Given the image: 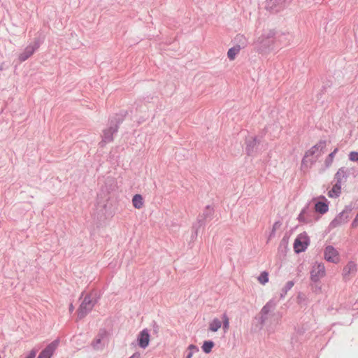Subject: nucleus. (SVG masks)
<instances>
[{
    "mask_svg": "<svg viewBox=\"0 0 358 358\" xmlns=\"http://www.w3.org/2000/svg\"><path fill=\"white\" fill-rule=\"evenodd\" d=\"M221 321L217 318H215L209 324V329L213 332H215L221 327Z\"/></svg>",
    "mask_w": 358,
    "mask_h": 358,
    "instance_id": "obj_16",
    "label": "nucleus"
},
{
    "mask_svg": "<svg viewBox=\"0 0 358 358\" xmlns=\"http://www.w3.org/2000/svg\"><path fill=\"white\" fill-rule=\"evenodd\" d=\"M324 259L330 262L337 264L340 262V255L338 252L331 245L325 248L324 252Z\"/></svg>",
    "mask_w": 358,
    "mask_h": 358,
    "instance_id": "obj_5",
    "label": "nucleus"
},
{
    "mask_svg": "<svg viewBox=\"0 0 358 358\" xmlns=\"http://www.w3.org/2000/svg\"><path fill=\"white\" fill-rule=\"evenodd\" d=\"M345 174V172L343 169H341L338 171V172L336 174V178H338V181L328 192L329 197L336 198V197L339 196V195L341 192V186L340 178H341V177L344 176Z\"/></svg>",
    "mask_w": 358,
    "mask_h": 358,
    "instance_id": "obj_4",
    "label": "nucleus"
},
{
    "mask_svg": "<svg viewBox=\"0 0 358 358\" xmlns=\"http://www.w3.org/2000/svg\"><path fill=\"white\" fill-rule=\"evenodd\" d=\"M349 218V213L347 211L343 210L332 220L331 226L333 228L337 227L344 223H346Z\"/></svg>",
    "mask_w": 358,
    "mask_h": 358,
    "instance_id": "obj_7",
    "label": "nucleus"
},
{
    "mask_svg": "<svg viewBox=\"0 0 358 358\" xmlns=\"http://www.w3.org/2000/svg\"><path fill=\"white\" fill-rule=\"evenodd\" d=\"M281 226V222L278 221V222H275L273 225V228H272V231L274 232L275 230H277Z\"/></svg>",
    "mask_w": 358,
    "mask_h": 358,
    "instance_id": "obj_23",
    "label": "nucleus"
},
{
    "mask_svg": "<svg viewBox=\"0 0 358 358\" xmlns=\"http://www.w3.org/2000/svg\"><path fill=\"white\" fill-rule=\"evenodd\" d=\"M338 151V148H335L334 150L330 153L326 160V162L328 164H331L334 160V156L337 153V152Z\"/></svg>",
    "mask_w": 358,
    "mask_h": 358,
    "instance_id": "obj_21",
    "label": "nucleus"
},
{
    "mask_svg": "<svg viewBox=\"0 0 358 358\" xmlns=\"http://www.w3.org/2000/svg\"><path fill=\"white\" fill-rule=\"evenodd\" d=\"M105 336L101 335L96 338L92 342V345L94 349H101L105 345L104 341Z\"/></svg>",
    "mask_w": 358,
    "mask_h": 358,
    "instance_id": "obj_14",
    "label": "nucleus"
},
{
    "mask_svg": "<svg viewBox=\"0 0 358 358\" xmlns=\"http://www.w3.org/2000/svg\"><path fill=\"white\" fill-rule=\"evenodd\" d=\"M94 301L90 296H85L80 306L78 315L79 318H83L94 307Z\"/></svg>",
    "mask_w": 358,
    "mask_h": 358,
    "instance_id": "obj_3",
    "label": "nucleus"
},
{
    "mask_svg": "<svg viewBox=\"0 0 358 358\" xmlns=\"http://www.w3.org/2000/svg\"><path fill=\"white\" fill-rule=\"evenodd\" d=\"M138 342L139 346L142 348H145L148 346L150 343V334L148 329H143L139 333Z\"/></svg>",
    "mask_w": 358,
    "mask_h": 358,
    "instance_id": "obj_10",
    "label": "nucleus"
},
{
    "mask_svg": "<svg viewBox=\"0 0 358 358\" xmlns=\"http://www.w3.org/2000/svg\"><path fill=\"white\" fill-rule=\"evenodd\" d=\"M132 205L136 209H141L144 206V201L142 195L135 194L132 198Z\"/></svg>",
    "mask_w": 358,
    "mask_h": 358,
    "instance_id": "obj_13",
    "label": "nucleus"
},
{
    "mask_svg": "<svg viewBox=\"0 0 358 358\" xmlns=\"http://www.w3.org/2000/svg\"><path fill=\"white\" fill-rule=\"evenodd\" d=\"M57 343L56 342L51 343L48 345L39 355V358H50L57 348Z\"/></svg>",
    "mask_w": 358,
    "mask_h": 358,
    "instance_id": "obj_11",
    "label": "nucleus"
},
{
    "mask_svg": "<svg viewBox=\"0 0 358 358\" xmlns=\"http://www.w3.org/2000/svg\"><path fill=\"white\" fill-rule=\"evenodd\" d=\"M214 343L211 341H206L203 342V345L201 347L203 351L205 353H210L214 347Z\"/></svg>",
    "mask_w": 358,
    "mask_h": 358,
    "instance_id": "obj_17",
    "label": "nucleus"
},
{
    "mask_svg": "<svg viewBox=\"0 0 358 358\" xmlns=\"http://www.w3.org/2000/svg\"><path fill=\"white\" fill-rule=\"evenodd\" d=\"M104 138L106 139V141L107 142H110L113 140V138H112V134L110 135H109L108 136H106V132L104 133Z\"/></svg>",
    "mask_w": 358,
    "mask_h": 358,
    "instance_id": "obj_24",
    "label": "nucleus"
},
{
    "mask_svg": "<svg viewBox=\"0 0 358 358\" xmlns=\"http://www.w3.org/2000/svg\"><path fill=\"white\" fill-rule=\"evenodd\" d=\"M257 279L260 284L265 285L268 282V273L266 271H263Z\"/></svg>",
    "mask_w": 358,
    "mask_h": 358,
    "instance_id": "obj_19",
    "label": "nucleus"
},
{
    "mask_svg": "<svg viewBox=\"0 0 358 358\" xmlns=\"http://www.w3.org/2000/svg\"><path fill=\"white\" fill-rule=\"evenodd\" d=\"M271 1H272V0H269V1H268V3H270V2H271Z\"/></svg>",
    "mask_w": 358,
    "mask_h": 358,
    "instance_id": "obj_27",
    "label": "nucleus"
},
{
    "mask_svg": "<svg viewBox=\"0 0 358 358\" xmlns=\"http://www.w3.org/2000/svg\"><path fill=\"white\" fill-rule=\"evenodd\" d=\"M222 321H223V329L224 332L227 331L229 328V319L226 313L222 315Z\"/></svg>",
    "mask_w": 358,
    "mask_h": 358,
    "instance_id": "obj_20",
    "label": "nucleus"
},
{
    "mask_svg": "<svg viewBox=\"0 0 358 358\" xmlns=\"http://www.w3.org/2000/svg\"><path fill=\"white\" fill-rule=\"evenodd\" d=\"M309 245V237L306 232L301 233L297 236L294 243V250L295 252L299 253L305 251Z\"/></svg>",
    "mask_w": 358,
    "mask_h": 358,
    "instance_id": "obj_2",
    "label": "nucleus"
},
{
    "mask_svg": "<svg viewBox=\"0 0 358 358\" xmlns=\"http://www.w3.org/2000/svg\"><path fill=\"white\" fill-rule=\"evenodd\" d=\"M349 159L352 162H358V152H351L349 155Z\"/></svg>",
    "mask_w": 358,
    "mask_h": 358,
    "instance_id": "obj_22",
    "label": "nucleus"
},
{
    "mask_svg": "<svg viewBox=\"0 0 358 358\" xmlns=\"http://www.w3.org/2000/svg\"><path fill=\"white\" fill-rule=\"evenodd\" d=\"M318 199H321V201H318L315 204V210L317 213L320 214H324L329 210V202L324 196H320Z\"/></svg>",
    "mask_w": 358,
    "mask_h": 358,
    "instance_id": "obj_8",
    "label": "nucleus"
},
{
    "mask_svg": "<svg viewBox=\"0 0 358 358\" xmlns=\"http://www.w3.org/2000/svg\"><path fill=\"white\" fill-rule=\"evenodd\" d=\"M357 272V264L353 262H350L343 268L345 276L355 274Z\"/></svg>",
    "mask_w": 358,
    "mask_h": 358,
    "instance_id": "obj_12",
    "label": "nucleus"
},
{
    "mask_svg": "<svg viewBox=\"0 0 358 358\" xmlns=\"http://www.w3.org/2000/svg\"><path fill=\"white\" fill-rule=\"evenodd\" d=\"M241 50L240 45H236L231 48L227 52V56L230 60H234L236 56L239 53Z\"/></svg>",
    "mask_w": 358,
    "mask_h": 358,
    "instance_id": "obj_15",
    "label": "nucleus"
},
{
    "mask_svg": "<svg viewBox=\"0 0 358 358\" xmlns=\"http://www.w3.org/2000/svg\"><path fill=\"white\" fill-rule=\"evenodd\" d=\"M327 142L325 141H320L314 146L310 148L305 154V156L303 159L302 164H304L308 162L309 157L315 158L320 156L323 154L326 150Z\"/></svg>",
    "mask_w": 358,
    "mask_h": 358,
    "instance_id": "obj_1",
    "label": "nucleus"
},
{
    "mask_svg": "<svg viewBox=\"0 0 358 358\" xmlns=\"http://www.w3.org/2000/svg\"><path fill=\"white\" fill-rule=\"evenodd\" d=\"M298 219H299V220L300 222H304L303 213V212L299 214Z\"/></svg>",
    "mask_w": 358,
    "mask_h": 358,
    "instance_id": "obj_26",
    "label": "nucleus"
},
{
    "mask_svg": "<svg viewBox=\"0 0 358 358\" xmlns=\"http://www.w3.org/2000/svg\"><path fill=\"white\" fill-rule=\"evenodd\" d=\"M38 48V45H28L24 50L20 53L18 56V59L20 62H24L29 57H30Z\"/></svg>",
    "mask_w": 358,
    "mask_h": 358,
    "instance_id": "obj_9",
    "label": "nucleus"
},
{
    "mask_svg": "<svg viewBox=\"0 0 358 358\" xmlns=\"http://www.w3.org/2000/svg\"><path fill=\"white\" fill-rule=\"evenodd\" d=\"M36 357V352L32 350L26 358H34Z\"/></svg>",
    "mask_w": 358,
    "mask_h": 358,
    "instance_id": "obj_25",
    "label": "nucleus"
},
{
    "mask_svg": "<svg viewBox=\"0 0 358 358\" xmlns=\"http://www.w3.org/2000/svg\"><path fill=\"white\" fill-rule=\"evenodd\" d=\"M325 275V267L322 263H316L310 272V278L314 282H317Z\"/></svg>",
    "mask_w": 358,
    "mask_h": 358,
    "instance_id": "obj_6",
    "label": "nucleus"
},
{
    "mask_svg": "<svg viewBox=\"0 0 358 358\" xmlns=\"http://www.w3.org/2000/svg\"><path fill=\"white\" fill-rule=\"evenodd\" d=\"M38 358H39V357H38Z\"/></svg>",
    "mask_w": 358,
    "mask_h": 358,
    "instance_id": "obj_28",
    "label": "nucleus"
},
{
    "mask_svg": "<svg viewBox=\"0 0 358 358\" xmlns=\"http://www.w3.org/2000/svg\"><path fill=\"white\" fill-rule=\"evenodd\" d=\"M187 355L186 356V358H192L194 354L199 352V348L195 345L192 344L187 347Z\"/></svg>",
    "mask_w": 358,
    "mask_h": 358,
    "instance_id": "obj_18",
    "label": "nucleus"
}]
</instances>
